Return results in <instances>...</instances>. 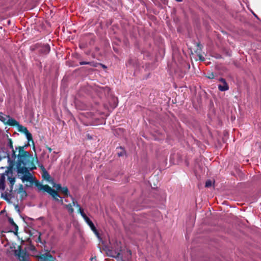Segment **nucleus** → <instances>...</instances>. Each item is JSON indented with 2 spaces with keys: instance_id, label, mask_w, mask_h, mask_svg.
Instances as JSON below:
<instances>
[{
  "instance_id": "f03ea898",
  "label": "nucleus",
  "mask_w": 261,
  "mask_h": 261,
  "mask_svg": "<svg viewBox=\"0 0 261 261\" xmlns=\"http://www.w3.org/2000/svg\"><path fill=\"white\" fill-rule=\"evenodd\" d=\"M37 188L39 191H44L46 192H47L48 194H49L56 201L60 202L61 204H62L65 208H66L68 213L70 214L73 213L74 212V209L73 208V206H74L73 205V203L72 202V204L69 203L68 204H66L64 203V202L63 201V199L60 197L59 195L58 194V193L53 189L51 188H50L48 185H43L42 184H38L37 185ZM74 201L75 203H77L74 199H72V202Z\"/></svg>"
},
{
  "instance_id": "1a4fd4ad",
  "label": "nucleus",
  "mask_w": 261,
  "mask_h": 261,
  "mask_svg": "<svg viewBox=\"0 0 261 261\" xmlns=\"http://www.w3.org/2000/svg\"><path fill=\"white\" fill-rule=\"evenodd\" d=\"M14 126H16L17 127V129L19 132H22L25 134L27 132H28V130L27 127L19 124V123L17 121V124H15Z\"/></svg>"
},
{
  "instance_id": "4be33fe9",
  "label": "nucleus",
  "mask_w": 261,
  "mask_h": 261,
  "mask_svg": "<svg viewBox=\"0 0 261 261\" xmlns=\"http://www.w3.org/2000/svg\"><path fill=\"white\" fill-rule=\"evenodd\" d=\"M120 254L119 253H117V254L116 255V256H113L114 257H119V256Z\"/></svg>"
},
{
  "instance_id": "a211bd4d",
  "label": "nucleus",
  "mask_w": 261,
  "mask_h": 261,
  "mask_svg": "<svg viewBox=\"0 0 261 261\" xmlns=\"http://www.w3.org/2000/svg\"><path fill=\"white\" fill-rule=\"evenodd\" d=\"M213 185V181L211 180H208L205 182V187L207 188L210 187Z\"/></svg>"
},
{
  "instance_id": "a878e982",
  "label": "nucleus",
  "mask_w": 261,
  "mask_h": 261,
  "mask_svg": "<svg viewBox=\"0 0 261 261\" xmlns=\"http://www.w3.org/2000/svg\"><path fill=\"white\" fill-rule=\"evenodd\" d=\"M1 160V158H0V161Z\"/></svg>"
},
{
  "instance_id": "6ab92c4d",
  "label": "nucleus",
  "mask_w": 261,
  "mask_h": 261,
  "mask_svg": "<svg viewBox=\"0 0 261 261\" xmlns=\"http://www.w3.org/2000/svg\"><path fill=\"white\" fill-rule=\"evenodd\" d=\"M206 77L210 79H213L215 77V75L213 73H208Z\"/></svg>"
},
{
  "instance_id": "39448f33",
  "label": "nucleus",
  "mask_w": 261,
  "mask_h": 261,
  "mask_svg": "<svg viewBox=\"0 0 261 261\" xmlns=\"http://www.w3.org/2000/svg\"><path fill=\"white\" fill-rule=\"evenodd\" d=\"M73 205L74 206L76 207L79 209V211L80 213L81 216L84 218V220L86 221V222L89 225L92 221L90 220V219L86 216V215L84 213L83 210L81 207L80 205L78 203H76L75 205V203L74 201H73Z\"/></svg>"
},
{
  "instance_id": "5701e85b",
  "label": "nucleus",
  "mask_w": 261,
  "mask_h": 261,
  "mask_svg": "<svg viewBox=\"0 0 261 261\" xmlns=\"http://www.w3.org/2000/svg\"><path fill=\"white\" fill-rule=\"evenodd\" d=\"M48 150L50 152L51 151V149L49 147L48 148Z\"/></svg>"
},
{
  "instance_id": "ddd939ff",
  "label": "nucleus",
  "mask_w": 261,
  "mask_h": 261,
  "mask_svg": "<svg viewBox=\"0 0 261 261\" xmlns=\"http://www.w3.org/2000/svg\"><path fill=\"white\" fill-rule=\"evenodd\" d=\"M60 191L63 194L66 196H68L69 194L68 189L66 187H62V189Z\"/></svg>"
},
{
  "instance_id": "f257e3e1",
  "label": "nucleus",
  "mask_w": 261,
  "mask_h": 261,
  "mask_svg": "<svg viewBox=\"0 0 261 261\" xmlns=\"http://www.w3.org/2000/svg\"><path fill=\"white\" fill-rule=\"evenodd\" d=\"M24 147L16 148V150H18L16 167L18 176L22 181L23 183L29 182L32 184L34 178L29 169L32 170L36 169L35 162H38V160L37 158L35 159L29 152L24 150Z\"/></svg>"
},
{
  "instance_id": "aec40b11",
  "label": "nucleus",
  "mask_w": 261,
  "mask_h": 261,
  "mask_svg": "<svg viewBox=\"0 0 261 261\" xmlns=\"http://www.w3.org/2000/svg\"><path fill=\"white\" fill-rule=\"evenodd\" d=\"M124 154V151L123 150H122L121 152H118V155L120 156H122Z\"/></svg>"
},
{
  "instance_id": "7ed1b4c3",
  "label": "nucleus",
  "mask_w": 261,
  "mask_h": 261,
  "mask_svg": "<svg viewBox=\"0 0 261 261\" xmlns=\"http://www.w3.org/2000/svg\"><path fill=\"white\" fill-rule=\"evenodd\" d=\"M0 121L5 124H7L10 126H14L15 124H17V121L16 120L11 118L9 115L4 114L2 112H0Z\"/></svg>"
},
{
  "instance_id": "2eb2a0df",
  "label": "nucleus",
  "mask_w": 261,
  "mask_h": 261,
  "mask_svg": "<svg viewBox=\"0 0 261 261\" xmlns=\"http://www.w3.org/2000/svg\"><path fill=\"white\" fill-rule=\"evenodd\" d=\"M44 52L46 54L48 53L50 51V47L48 45H45L43 47Z\"/></svg>"
},
{
  "instance_id": "412c9836",
  "label": "nucleus",
  "mask_w": 261,
  "mask_h": 261,
  "mask_svg": "<svg viewBox=\"0 0 261 261\" xmlns=\"http://www.w3.org/2000/svg\"><path fill=\"white\" fill-rule=\"evenodd\" d=\"M90 64L89 62H80L81 65H86V64Z\"/></svg>"
},
{
  "instance_id": "6e6552de",
  "label": "nucleus",
  "mask_w": 261,
  "mask_h": 261,
  "mask_svg": "<svg viewBox=\"0 0 261 261\" xmlns=\"http://www.w3.org/2000/svg\"><path fill=\"white\" fill-rule=\"evenodd\" d=\"M41 168L43 170V173L42 174V177L44 179L47 180L49 182L53 183V180L51 177H50V175L49 174V173L45 170V169L42 166H41Z\"/></svg>"
},
{
  "instance_id": "f3484780",
  "label": "nucleus",
  "mask_w": 261,
  "mask_h": 261,
  "mask_svg": "<svg viewBox=\"0 0 261 261\" xmlns=\"http://www.w3.org/2000/svg\"><path fill=\"white\" fill-rule=\"evenodd\" d=\"M53 184V187L55 188L58 190H61L62 188L61 185L60 184Z\"/></svg>"
},
{
  "instance_id": "20e7f679",
  "label": "nucleus",
  "mask_w": 261,
  "mask_h": 261,
  "mask_svg": "<svg viewBox=\"0 0 261 261\" xmlns=\"http://www.w3.org/2000/svg\"><path fill=\"white\" fill-rule=\"evenodd\" d=\"M15 255L17 257L19 261H29V255L24 250L20 249L16 250Z\"/></svg>"
},
{
  "instance_id": "9d476101",
  "label": "nucleus",
  "mask_w": 261,
  "mask_h": 261,
  "mask_svg": "<svg viewBox=\"0 0 261 261\" xmlns=\"http://www.w3.org/2000/svg\"><path fill=\"white\" fill-rule=\"evenodd\" d=\"M8 145L10 147L11 149L12 150V158H14V159L16 158V157L18 155L15 154L16 151L14 150L13 147V142L11 139H8Z\"/></svg>"
},
{
  "instance_id": "0eeeda50",
  "label": "nucleus",
  "mask_w": 261,
  "mask_h": 261,
  "mask_svg": "<svg viewBox=\"0 0 261 261\" xmlns=\"http://www.w3.org/2000/svg\"><path fill=\"white\" fill-rule=\"evenodd\" d=\"M219 81L222 83V84L218 85V89L221 91H225L229 89V86L226 83L225 79L221 78L219 79Z\"/></svg>"
},
{
  "instance_id": "dca6fc26",
  "label": "nucleus",
  "mask_w": 261,
  "mask_h": 261,
  "mask_svg": "<svg viewBox=\"0 0 261 261\" xmlns=\"http://www.w3.org/2000/svg\"><path fill=\"white\" fill-rule=\"evenodd\" d=\"M4 175L2 177V179L0 180V187L4 189Z\"/></svg>"
},
{
  "instance_id": "f8f14e48",
  "label": "nucleus",
  "mask_w": 261,
  "mask_h": 261,
  "mask_svg": "<svg viewBox=\"0 0 261 261\" xmlns=\"http://www.w3.org/2000/svg\"><path fill=\"white\" fill-rule=\"evenodd\" d=\"M8 180L10 183V191L11 192L13 190V186L15 182V178L8 175Z\"/></svg>"
},
{
  "instance_id": "393cba45",
  "label": "nucleus",
  "mask_w": 261,
  "mask_h": 261,
  "mask_svg": "<svg viewBox=\"0 0 261 261\" xmlns=\"http://www.w3.org/2000/svg\"><path fill=\"white\" fill-rule=\"evenodd\" d=\"M176 1H177V2H180V1H181V0H176Z\"/></svg>"
},
{
  "instance_id": "4468645a",
  "label": "nucleus",
  "mask_w": 261,
  "mask_h": 261,
  "mask_svg": "<svg viewBox=\"0 0 261 261\" xmlns=\"http://www.w3.org/2000/svg\"><path fill=\"white\" fill-rule=\"evenodd\" d=\"M90 228L91 229V230L96 234H98V232L96 230V229L94 226V225L93 224V223L92 222H91L89 225H88Z\"/></svg>"
},
{
  "instance_id": "9b49d317",
  "label": "nucleus",
  "mask_w": 261,
  "mask_h": 261,
  "mask_svg": "<svg viewBox=\"0 0 261 261\" xmlns=\"http://www.w3.org/2000/svg\"><path fill=\"white\" fill-rule=\"evenodd\" d=\"M25 136H26V138L29 142V143L30 142H31L32 144L34 146V148H35V146H34V141L33 140V138H32V134L29 132H27L25 134ZM30 145V144L29 143L27 145H25L24 148L26 147H28V146Z\"/></svg>"
},
{
  "instance_id": "423d86ee",
  "label": "nucleus",
  "mask_w": 261,
  "mask_h": 261,
  "mask_svg": "<svg viewBox=\"0 0 261 261\" xmlns=\"http://www.w3.org/2000/svg\"><path fill=\"white\" fill-rule=\"evenodd\" d=\"M41 261H55V258L48 253L37 256Z\"/></svg>"
},
{
  "instance_id": "b1692460",
  "label": "nucleus",
  "mask_w": 261,
  "mask_h": 261,
  "mask_svg": "<svg viewBox=\"0 0 261 261\" xmlns=\"http://www.w3.org/2000/svg\"><path fill=\"white\" fill-rule=\"evenodd\" d=\"M63 201H64V203H65V202H67V200H66V199L63 200Z\"/></svg>"
}]
</instances>
